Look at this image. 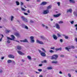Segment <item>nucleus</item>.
<instances>
[{"label": "nucleus", "mask_w": 77, "mask_h": 77, "mask_svg": "<svg viewBox=\"0 0 77 77\" xmlns=\"http://www.w3.org/2000/svg\"><path fill=\"white\" fill-rule=\"evenodd\" d=\"M59 55L57 54H54L52 56V57L51 58V60H57V59L58 58Z\"/></svg>", "instance_id": "1"}, {"label": "nucleus", "mask_w": 77, "mask_h": 77, "mask_svg": "<svg viewBox=\"0 0 77 77\" xmlns=\"http://www.w3.org/2000/svg\"><path fill=\"white\" fill-rule=\"evenodd\" d=\"M21 26L22 27V28L26 29V30H28V29H29V28H28V27L27 26L25 25L24 24H21Z\"/></svg>", "instance_id": "2"}, {"label": "nucleus", "mask_w": 77, "mask_h": 77, "mask_svg": "<svg viewBox=\"0 0 77 77\" xmlns=\"http://www.w3.org/2000/svg\"><path fill=\"white\" fill-rule=\"evenodd\" d=\"M21 18L22 20H23V21H24L26 23H27V22H28V20H27V19L24 16L21 17Z\"/></svg>", "instance_id": "3"}, {"label": "nucleus", "mask_w": 77, "mask_h": 77, "mask_svg": "<svg viewBox=\"0 0 77 77\" xmlns=\"http://www.w3.org/2000/svg\"><path fill=\"white\" fill-rule=\"evenodd\" d=\"M11 37L12 38H10V37H7V39H10V40H11V41L14 40V39H15V36H14L13 35H11Z\"/></svg>", "instance_id": "4"}, {"label": "nucleus", "mask_w": 77, "mask_h": 77, "mask_svg": "<svg viewBox=\"0 0 77 77\" xmlns=\"http://www.w3.org/2000/svg\"><path fill=\"white\" fill-rule=\"evenodd\" d=\"M30 39H31V42H32V43H33L35 42V40L34 39V37L33 36H31L30 37Z\"/></svg>", "instance_id": "5"}, {"label": "nucleus", "mask_w": 77, "mask_h": 77, "mask_svg": "<svg viewBox=\"0 0 77 77\" xmlns=\"http://www.w3.org/2000/svg\"><path fill=\"white\" fill-rule=\"evenodd\" d=\"M14 35H15L17 38H20V37H21V35H20V34L18 33H14Z\"/></svg>", "instance_id": "6"}, {"label": "nucleus", "mask_w": 77, "mask_h": 77, "mask_svg": "<svg viewBox=\"0 0 77 77\" xmlns=\"http://www.w3.org/2000/svg\"><path fill=\"white\" fill-rule=\"evenodd\" d=\"M36 42L37 43H38V44H42L43 45L44 44V43L43 42H41L38 39H37L36 40Z\"/></svg>", "instance_id": "7"}, {"label": "nucleus", "mask_w": 77, "mask_h": 77, "mask_svg": "<svg viewBox=\"0 0 77 77\" xmlns=\"http://www.w3.org/2000/svg\"><path fill=\"white\" fill-rule=\"evenodd\" d=\"M48 13H49V11H48V10H47L44 11L43 13V14H48Z\"/></svg>", "instance_id": "8"}, {"label": "nucleus", "mask_w": 77, "mask_h": 77, "mask_svg": "<svg viewBox=\"0 0 77 77\" xmlns=\"http://www.w3.org/2000/svg\"><path fill=\"white\" fill-rule=\"evenodd\" d=\"M60 14L59 13L58 14H54L53 15V17H54L55 18H56L57 17H59L60 15Z\"/></svg>", "instance_id": "9"}, {"label": "nucleus", "mask_w": 77, "mask_h": 77, "mask_svg": "<svg viewBox=\"0 0 77 77\" xmlns=\"http://www.w3.org/2000/svg\"><path fill=\"white\" fill-rule=\"evenodd\" d=\"M55 26L56 27V28L57 29H60V26H59V24H58V23H57L55 24Z\"/></svg>", "instance_id": "10"}, {"label": "nucleus", "mask_w": 77, "mask_h": 77, "mask_svg": "<svg viewBox=\"0 0 77 77\" xmlns=\"http://www.w3.org/2000/svg\"><path fill=\"white\" fill-rule=\"evenodd\" d=\"M8 57L9 58H12L13 59H14L15 57L13 55L9 54L8 55Z\"/></svg>", "instance_id": "11"}, {"label": "nucleus", "mask_w": 77, "mask_h": 77, "mask_svg": "<svg viewBox=\"0 0 77 77\" xmlns=\"http://www.w3.org/2000/svg\"><path fill=\"white\" fill-rule=\"evenodd\" d=\"M66 12L67 13H69V12L72 13V9L70 8L67 10Z\"/></svg>", "instance_id": "12"}, {"label": "nucleus", "mask_w": 77, "mask_h": 77, "mask_svg": "<svg viewBox=\"0 0 77 77\" xmlns=\"http://www.w3.org/2000/svg\"><path fill=\"white\" fill-rule=\"evenodd\" d=\"M17 52L20 55H25V54L23 53L20 51H18Z\"/></svg>", "instance_id": "13"}, {"label": "nucleus", "mask_w": 77, "mask_h": 77, "mask_svg": "<svg viewBox=\"0 0 77 77\" xmlns=\"http://www.w3.org/2000/svg\"><path fill=\"white\" fill-rule=\"evenodd\" d=\"M40 54L41 56H46V54H45V53L44 52H42L40 53Z\"/></svg>", "instance_id": "14"}, {"label": "nucleus", "mask_w": 77, "mask_h": 77, "mask_svg": "<svg viewBox=\"0 0 77 77\" xmlns=\"http://www.w3.org/2000/svg\"><path fill=\"white\" fill-rule=\"evenodd\" d=\"M52 37L54 39H55V40H57V36H56L55 35H53L52 36Z\"/></svg>", "instance_id": "15"}, {"label": "nucleus", "mask_w": 77, "mask_h": 77, "mask_svg": "<svg viewBox=\"0 0 77 77\" xmlns=\"http://www.w3.org/2000/svg\"><path fill=\"white\" fill-rule=\"evenodd\" d=\"M20 42H28V40L26 39L22 40H20Z\"/></svg>", "instance_id": "16"}, {"label": "nucleus", "mask_w": 77, "mask_h": 77, "mask_svg": "<svg viewBox=\"0 0 77 77\" xmlns=\"http://www.w3.org/2000/svg\"><path fill=\"white\" fill-rule=\"evenodd\" d=\"M17 48L19 50H21V49L22 48L21 47V46L18 45L17 46Z\"/></svg>", "instance_id": "17"}, {"label": "nucleus", "mask_w": 77, "mask_h": 77, "mask_svg": "<svg viewBox=\"0 0 77 77\" xmlns=\"http://www.w3.org/2000/svg\"><path fill=\"white\" fill-rule=\"evenodd\" d=\"M47 4V2H43L41 4V5H45Z\"/></svg>", "instance_id": "18"}, {"label": "nucleus", "mask_w": 77, "mask_h": 77, "mask_svg": "<svg viewBox=\"0 0 77 77\" xmlns=\"http://www.w3.org/2000/svg\"><path fill=\"white\" fill-rule=\"evenodd\" d=\"M52 63H54V64H58V61H54L52 62Z\"/></svg>", "instance_id": "19"}, {"label": "nucleus", "mask_w": 77, "mask_h": 77, "mask_svg": "<svg viewBox=\"0 0 77 77\" xmlns=\"http://www.w3.org/2000/svg\"><path fill=\"white\" fill-rule=\"evenodd\" d=\"M69 1L70 3H75V1L74 0H69Z\"/></svg>", "instance_id": "20"}, {"label": "nucleus", "mask_w": 77, "mask_h": 77, "mask_svg": "<svg viewBox=\"0 0 77 77\" xmlns=\"http://www.w3.org/2000/svg\"><path fill=\"white\" fill-rule=\"evenodd\" d=\"M73 14L75 17H77V11H75L73 12Z\"/></svg>", "instance_id": "21"}, {"label": "nucleus", "mask_w": 77, "mask_h": 77, "mask_svg": "<svg viewBox=\"0 0 77 77\" xmlns=\"http://www.w3.org/2000/svg\"><path fill=\"white\" fill-rule=\"evenodd\" d=\"M40 38H41V39H43V40H44L46 39L45 37L44 36V35H41L40 36Z\"/></svg>", "instance_id": "22"}, {"label": "nucleus", "mask_w": 77, "mask_h": 77, "mask_svg": "<svg viewBox=\"0 0 77 77\" xmlns=\"http://www.w3.org/2000/svg\"><path fill=\"white\" fill-rule=\"evenodd\" d=\"M51 5H49L47 7V10H48V9H51Z\"/></svg>", "instance_id": "23"}, {"label": "nucleus", "mask_w": 77, "mask_h": 77, "mask_svg": "<svg viewBox=\"0 0 77 77\" xmlns=\"http://www.w3.org/2000/svg\"><path fill=\"white\" fill-rule=\"evenodd\" d=\"M56 51H58L59 50H62V48H57L55 49Z\"/></svg>", "instance_id": "24"}, {"label": "nucleus", "mask_w": 77, "mask_h": 77, "mask_svg": "<svg viewBox=\"0 0 77 77\" xmlns=\"http://www.w3.org/2000/svg\"><path fill=\"white\" fill-rule=\"evenodd\" d=\"M8 63H11L12 62V60H8L7 61Z\"/></svg>", "instance_id": "25"}, {"label": "nucleus", "mask_w": 77, "mask_h": 77, "mask_svg": "<svg viewBox=\"0 0 77 77\" xmlns=\"http://www.w3.org/2000/svg\"><path fill=\"white\" fill-rule=\"evenodd\" d=\"M11 21H12L13 20V19L14 18V16H11Z\"/></svg>", "instance_id": "26"}, {"label": "nucleus", "mask_w": 77, "mask_h": 77, "mask_svg": "<svg viewBox=\"0 0 77 77\" xmlns=\"http://www.w3.org/2000/svg\"><path fill=\"white\" fill-rule=\"evenodd\" d=\"M16 4L17 6H19V5H20V3L18 1H16Z\"/></svg>", "instance_id": "27"}, {"label": "nucleus", "mask_w": 77, "mask_h": 77, "mask_svg": "<svg viewBox=\"0 0 77 77\" xmlns=\"http://www.w3.org/2000/svg\"><path fill=\"white\" fill-rule=\"evenodd\" d=\"M20 8H21V10H22V11H26V9H24V8H23V7H20Z\"/></svg>", "instance_id": "28"}, {"label": "nucleus", "mask_w": 77, "mask_h": 77, "mask_svg": "<svg viewBox=\"0 0 77 77\" xmlns=\"http://www.w3.org/2000/svg\"><path fill=\"white\" fill-rule=\"evenodd\" d=\"M47 69L49 70H51L53 69V68L51 67H49L47 68Z\"/></svg>", "instance_id": "29"}, {"label": "nucleus", "mask_w": 77, "mask_h": 77, "mask_svg": "<svg viewBox=\"0 0 77 77\" xmlns=\"http://www.w3.org/2000/svg\"><path fill=\"white\" fill-rule=\"evenodd\" d=\"M27 58L29 59V60H31L32 59V58L31 57V56H28L27 57Z\"/></svg>", "instance_id": "30"}, {"label": "nucleus", "mask_w": 77, "mask_h": 77, "mask_svg": "<svg viewBox=\"0 0 77 77\" xmlns=\"http://www.w3.org/2000/svg\"><path fill=\"white\" fill-rule=\"evenodd\" d=\"M49 52L51 53H54V52L52 50H50L49 51Z\"/></svg>", "instance_id": "31"}, {"label": "nucleus", "mask_w": 77, "mask_h": 77, "mask_svg": "<svg viewBox=\"0 0 77 77\" xmlns=\"http://www.w3.org/2000/svg\"><path fill=\"white\" fill-rule=\"evenodd\" d=\"M41 50H42L44 51V53H46V51H45V49H44V48H41Z\"/></svg>", "instance_id": "32"}, {"label": "nucleus", "mask_w": 77, "mask_h": 77, "mask_svg": "<svg viewBox=\"0 0 77 77\" xmlns=\"http://www.w3.org/2000/svg\"><path fill=\"white\" fill-rule=\"evenodd\" d=\"M11 31L10 30H6V33H9L11 32Z\"/></svg>", "instance_id": "33"}, {"label": "nucleus", "mask_w": 77, "mask_h": 77, "mask_svg": "<svg viewBox=\"0 0 77 77\" xmlns=\"http://www.w3.org/2000/svg\"><path fill=\"white\" fill-rule=\"evenodd\" d=\"M59 24H62L63 23V22L62 21H60L58 22Z\"/></svg>", "instance_id": "34"}, {"label": "nucleus", "mask_w": 77, "mask_h": 77, "mask_svg": "<svg viewBox=\"0 0 77 77\" xmlns=\"http://www.w3.org/2000/svg\"><path fill=\"white\" fill-rule=\"evenodd\" d=\"M7 42L8 43H10L11 42L10 39H8Z\"/></svg>", "instance_id": "35"}, {"label": "nucleus", "mask_w": 77, "mask_h": 77, "mask_svg": "<svg viewBox=\"0 0 77 77\" xmlns=\"http://www.w3.org/2000/svg\"><path fill=\"white\" fill-rule=\"evenodd\" d=\"M57 35L58 37H60L61 36V35H60V34L59 33H57Z\"/></svg>", "instance_id": "36"}, {"label": "nucleus", "mask_w": 77, "mask_h": 77, "mask_svg": "<svg viewBox=\"0 0 77 77\" xmlns=\"http://www.w3.org/2000/svg\"><path fill=\"white\" fill-rule=\"evenodd\" d=\"M30 23H34V21H33L32 20H30Z\"/></svg>", "instance_id": "37"}, {"label": "nucleus", "mask_w": 77, "mask_h": 77, "mask_svg": "<svg viewBox=\"0 0 77 77\" xmlns=\"http://www.w3.org/2000/svg\"><path fill=\"white\" fill-rule=\"evenodd\" d=\"M60 57H65V56L63 55H60Z\"/></svg>", "instance_id": "38"}, {"label": "nucleus", "mask_w": 77, "mask_h": 77, "mask_svg": "<svg viewBox=\"0 0 77 77\" xmlns=\"http://www.w3.org/2000/svg\"><path fill=\"white\" fill-rule=\"evenodd\" d=\"M60 42H61V43H62V42H63V39H60Z\"/></svg>", "instance_id": "39"}, {"label": "nucleus", "mask_w": 77, "mask_h": 77, "mask_svg": "<svg viewBox=\"0 0 77 77\" xmlns=\"http://www.w3.org/2000/svg\"><path fill=\"white\" fill-rule=\"evenodd\" d=\"M65 49H66V50H67V51H69V49L68 48V47H66L65 48Z\"/></svg>", "instance_id": "40"}, {"label": "nucleus", "mask_w": 77, "mask_h": 77, "mask_svg": "<svg viewBox=\"0 0 77 77\" xmlns=\"http://www.w3.org/2000/svg\"><path fill=\"white\" fill-rule=\"evenodd\" d=\"M71 48H73V49H74V48H75V47H74L73 46H71Z\"/></svg>", "instance_id": "41"}, {"label": "nucleus", "mask_w": 77, "mask_h": 77, "mask_svg": "<svg viewBox=\"0 0 77 77\" xmlns=\"http://www.w3.org/2000/svg\"><path fill=\"white\" fill-rule=\"evenodd\" d=\"M65 39H68L69 38L68 36H65V37H64Z\"/></svg>", "instance_id": "42"}, {"label": "nucleus", "mask_w": 77, "mask_h": 77, "mask_svg": "<svg viewBox=\"0 0 77 77\" xmlns=\"http://www.w3.org/2000/svg\"><path fill=\"white\" fill-rule=\"evenodd\" d=\"M68 47V48L69 49H69H71V46H69Z\"/></svg>", "instance_id": "43"}, {"label": "nucleus", "mask_w": 77, "mask_h": 77, "mask_svg": "<svg viewBox=\"0 0 77 77\" xmlns=\"http://www.w3.org/2000/svg\"><path fill=\"white\" fill-rule=\"evenodd\" d=\"M38 71H39V72H41V71H42V69H38Z\"/></svg>", "instance_id": "44"}, {"label": "nucleus", "mask_w": 77, "mask_h": 77, "mask_svg": "<svg viewBox=\"0 0 77 77\" xmlns=\"http://www.w3.org/2000/svg\"><path fill=\"white\" fill-rule=\"evenodd\" d=\"M24 15H28V14L25 12L24 13Z\"/></svg>", "instance_id": "45"}, {"label": "nucleus", "mask_w": 77, "mask_h": 77, "mask_svg": "<svg viewBox=\"0 0 77 77\" xmlns=\"http://www.w3.org/2000/svg\"><path fill=\"white\" fill-rule=\"evenodd\" d=\"M12 62L15 65V61L13 60H12Z\"/></svg>", "instance_id": "46"}, {"label": "nucleus", "mask_w": 77, "mask_h": 77, "mask_svg": "<svg viewBox=\"0 0 77 77\" xmlns=\"http://www.w3.org/2000/svg\"><path fill=\"white\" fill-rule=\"evenodd\" d=\"M70 23H71V24H74V21H72L70 22Z\"/></svg>", "instance_id": "47"}, {"label": "nucleus", "mask_w": 77, "mask_h": 77, "mask_svg": "<svg viewBox=\"0 0 77 77\" xmlns=\"http://www.w3.org/2000/svg\"><path fill=\"white\" fill-rule=\"evenodd\" d=\"M23 4H24V3L22 2H20V5L21 6H23Z\"/></svg>", "instance_id": "48"}, {"label": "nucleus", "mask_w": 77, "mask_h": 77, "mask_svg": "<svg viewBox=\"0 0 77 77\" xmlns=\"http://www.w3.org/2000/svg\"><path fill=\"white\" fill-rule=\"evenodd\" d=\"M68 76H69V77H71V75L69 73L68 74Z\"/></svg>", "instance_id": "49"}, {"label": "nucleus", "mask_w": 77, "mask_h": 77, "mask_svg": "<svg viewBox=\"0 0 77 77\" xmlns=\"http://www.w3.org/2000/svg\"><path fill=\"white\" fill-rule=\"evenodd\" d=\"M2 72L3 71H2V69H0V73H2Z\"/></svg>", "instance_id": "50"}, {"label": "nucleus", "mask_w": 77, "mask_h": 77, "mask_svg": "<svg viewBox=\"0 0 77 77\" xmlns=\"http://www.w3.org/2000/svg\"><path fill=\"white\" fill-rule=\"evenodd\" d=\"M45 29H48V27L47 26H45Z\"/></svg>", "instance_id": "51"}, {"label": "nucleus", "mask_w": 77, "mask_h": 77, "mask_svg": "<svg viewBox=\"0 0 77 77\" xmlns=\"http://www.w3.org/2000/svg\"><path fill=\"white\" fill-rule=\"evenodd\" d=\"M43 62H44V63H47V60H44L43 61Z\"/></svg>", "instance_id": "52"}, {"label": "nucleus", "mask_w": 77, "mask_h": 77, "mask_svg": "<svg viewBox=\"0 0 77 77\" xmlns=\"http://www.w3.org/2000/svg\"><path fill=\"white\" fill-rule=\"evenodd\" d=\"M57 4L58 5V6H60V2H57Z\"/></svg>", "instance_id": "53"}, {"label": "nucleus", "mask_w": 77, "mask_h": 77, "mask_svg": "<svg viewBox=\"0 0 77 77\" xmlns=\"http://www.w3.org/2000/svg\"><path fill=\"white\" fill-rule=\"evenodd\" d=\"M39 66H42V64H40L39 65Z\"/></svg>", "instance_id": "54"}, {"label": "nucleus", "mask_w": 77, "mask_h": 77, "mask_svg": "<svg viewBox=\"0 0 77 77\" xmlns=\"http://www.w3.org/2000/svg\"><path fill=\"white\" fill-rule=\"evenodd\" d=\"M28 13H30V10H28L27 11Z\"/></svg>", "instance_id": "55"}, {"label": "nucleus", "mask_w": 77, "mask_h": 77, "mask_svg": "<svg viewBox=\"0 0 77 77\" xmlns=\"http://www.w3.org/2000/svg\"><path fill=\"white\" fill-rule=\"evenodd\" d=\"M38 51L41 54V51L39 50H38Z\"/></svg>", "instance_id": "56"}, {"label": "nucleus", "mask_w": 77, "mask_h": 77, "mask_svg": "<svg viewBox=\"0 0 77 77\" xmlns=\"http://www.w3.org/2000/svg\"><path fill=\"white\" fill-rule=\"evenodd\" d=\"M75 40L76 42H77V38H75Z\"/></svg>", "instance_id": "57"}, {"label": "nucleus", "mask_w": 77, "mask_h": 77, "mask_svg": "<svg viewBox=\"0 0 77 77\" xmlns=\"http://www.w3.org/2000/svg\"><path fill=\"white\" fill-rule=\"evenodd\" d=\"M55 48L53 47V48H51L50 49H53V50H54V48Z\"/></svg>", "instance_id": "58"}, {"label": "nucleus", "mask_w": 77, "mask_h": 77, "mask_svg": "<svg viewBox=\"0 0 77 77\" xmlns=\"http://www.w3.org/2000/svg\"><path fill=\"white\" fill-rule=\"evenodd\" d=\"M0 35H1V36H2V38H3L4 37V36L3 35H2V34H1Z\"/></svg>", "instance_id": "59"}, {"label": "nucleus", "mask_w": 77, "mask_h": 77, "mask_svg": "<svg viewBox=\"0 0 77 77\" xmlns=\"http://www.w3.org/2000/svg\"><path fill=\"white\" fill-rule=\"evenodd\" d=\"M42 27H45V25H44V24H42Z\"/></svg>", "instance_id": "60"}, {"label": "nucleus", "mask_w": 77, "mask_h": 77, "mask_svg": "<svg viewBox=\"0 0 77 77\" xmlns=\"http://www.w3.org/2000/svg\"><path fill=\"white\" fill-rule=\"evenodd\" d=\"M59 73L60 74H62V71H60V72H59Z\"/></svg>", "instance_id": "61"}, {"label": "nucleus", "mask_w": 77, "mask_h": 77, "mask_svg": "<svg viewBox=\"0 0 77 77\" xmlns=\"http://www.w3.org/2000/svg\"><path fill=\"white\" fill-rule=\"evenodd\" d=\"M37 2H41V1H40V0H37Z\"/></svg>", "instance_id": "62"}, {"label": "nucleus", "mask_w": 77, "mask_h": 77, "mask_svg": "<svg viewBox=\"0 0 77 77\" xmlns=\"http://www.w3.org/2000/svg\"><path fill=\"white\" fill-rule=\"evenodd\" d=\"M43 76H42V75H40L39 76V77H42Z\"/></svg>", "instance_id": "63"}, {"label": "nucleus", "mask_w": 77, "mask_h": 77, "mask_svg": "<svg viewBox=\"0 0 77 77\" xmlns=\"http://www.w3.org/2000/svg\"><path fill=\"white\" fill-rule=\"evenodd\" d=\"M75 27H77V24L75 25Z\"/></svg>", "instance_id": "64"}]
</instances>
